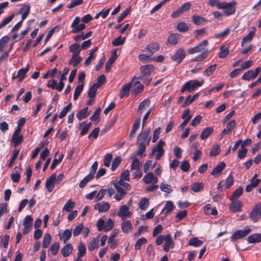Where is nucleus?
Listing matches in <instances>:
<instances>
[{
  "instance_id": "c03bdc74",
  "label": "nucleus",
  "mask_w": 261,
  "mask_h": 261,
  "mask_svg": "<svg viewBox=\"0 0 261 261\" xmlns=\"http://www.w3.org/2000/svg\"><path fill=\"white\" fill-rule=\"evenodd\" d=\"M51 240V236L49 233H45L43 236L42 247L44 248L48 247Z\"/></svg>"
},
{
  "instance_id": "412c9836",
  "label": "nucleus",
  "mask_w": 261,
  "mask_h": 261,
  "mask_svg": "<svg viewBox=\"0 0 261 261\" xmlns=\"http://www.w3.org/2000/svg\"><path fill=\"white\" fill-rule=\"evenodd\" d=\"M226 164L224 162H222L219 165L216 166L214 167L213 170L211 172V174L217 177L219 173L221 172L222 170L225 168Z\"/></svg>"
},
{
  "instance_id": "338daca9",
  "label": "nucleus",
  "mask_w": 261,
  "mask_h": 261,
  "mask_svg": "<svg viewBox=\"0 0 261 261\" xmlns=\"http://www.w3.org/2000/svg\"><path fill=\"white\" fill-rule=\"evenodd\" d=\"M59 249V244L56 242L51 246L49 251L53 255H56L58 253Z\"/></svg>"
},
{
  "instance_id": "5fc2aeb1",
  "label": "nucleus",
  "mask_w": 261,
  "mask_h": 261,
  "mask_svg": "<svg viewBox=\"0 0 261 261\" xmlns=\"http://www.w3.org/2000/svg\"><path fill=\"white\" fill-rule=\"evenodd\" d=\"M144 90V86L142 84H140L139 85L133 86V89L132 92L135 95H138L143 92Z\"/></svg>"
},
{
  "instance_id": "7c9ffc66",
  "label": "nucleus",
  "mask_w": 261,
  "mask_h": 261,
  "mask_svg": "<svg viewBox=\"0 0 261 261\" xmlns=\"http://www.w3.org/2000/svg\"><path fill=\"white\" fill-rule=\"evenodd\" d=\"M192 18L193 23L196 25H199L207 22L205 18L196 15H193Z\"/></svg>"
},
{
  "instance_id": "f257e3e1",
  "label": "nucleus",
  "mask_w": 261,
  "mask_h": 261,
  "mask_svg": "<svg viewBox=\"0 0 261 261\" xmlns=\"http://www.w3.org/2000/svg\"><path fill=\"white\" fill-rule=\"evenodd\" d=\"M150 132V128H147L140 133L137 137V145L138 149L137 154L140 156V157L145 156V154L143 155V153L145 151L146 145L149 144L151 139V137H149Z\"/></svg>"
},
{
  "instance_id": "c9c22d12",
  "label": "nucleus",
  "mask_w": 261,
  "mask_h": 261,
  "mask_svg": "<svg viewBox=\"0 0 261 261\" xmlns=\"http://www.w3.org/2000/svg\"><path fill=\"white\" fill-rule=\"evenodd\" d=\"M149 205V200L146 197L141 198L139 203V208L141 210H143V211H145L148 207Z\"/></svg>"
},
{
  "instance_id": "6ab92c4d",
  "label": "nucleus",
  "mask_w": 261,
  "mask_h": 261,
  "mask_svg": "<svg viewBox=\"0 0 261 261\" xmlns=\"http://www.w3.org/2000/svg\"><path fill=\"white\" fill-rule=\"evenodd\" d=\"M174 246L173 242L170 235L168 234L166 237L165 242L164 245L163 250L165 252H168L171 248Z\"/></svg>"
},
{
  "instance_id": "6e6d98bb",
  "label": "nucleus",
  "mask_w": 261,
  "mask_h": 261,
  "mask_svg": "<svg viewBox=\"0 0 261 261\" xmlns=\"http://www.w3.org/2000/svg\"><path fill=\"white\" fill-rule=\"evenodd\" d=\"M83 84L79 85L75 88L73 95V99L74 100H76L78 98L79 95L83 90Z\"/></svg>"
},
{
  "instance_id": "603ef678",
  "label": "nucleus",
  "mask_w": 261,
  "mask_h": 261,
  "mask_svg": "<svg viewBox=\"0 0 261 261\" xmlns=\"http://www.w3.org/2000/svg\"><path fill=\"white\" fill-rule=\"evenodd\" d=\"M86 246L83 245V244L81 242L78 247V253H77V257L78 258H81L86 254Z\"/></svg>"
},
{
  "instance_id": "58836bf2",
  "label": "nucleus",
  "mask_w": 261,
  "mask_h": 261,
  "mask_svg": "<svg viewBox=\"0 0 261 261\" xmlns=\"http://www.w3.org/2000/svg\"><path fill=\"white\" fill-rule=\"evenodd\" d=\"M94 178V176L91 175L90 174H88L87 176H86L80 182L79 187L81 188H84L86 184L92 180Z\"/></svg>"
},
{
  "instance_id": "7ed1b4c3",
  "label": "nucleus",
  "mask_w": 261,
  "mask_h": 261,
  "mask_svg": "<svg viewBox=\"0 0 261 261\" xmlns=\"http://www.w3.org/2000/svg\"><path fill=\"white\" fill-rule=\"evenodd\" d=\"M204 81L199 82L197 80H190L187 82L182 87L180 92L184 93L186 91L189 92H193L197 88L200 87L203 84Z\"/></svg>"
},
{
  "instance_id": "473e14b6",
  "label": "nucleus",
  "mask_w": 261,
  "mask_h": 261,
  "mask_svg": "<svg viewBox=\"0 0 261 261\" xmlns=\"http://www.w3.org/2000/svg\"><path fill=\"white\" fill-rule=\"evenodd\" d=\"M203 243V242L202 241L199 240L197 238L194 237L189 240L188 245L194 247H200Z\"/></svg>"
},
{
  "instance_id": "4468645a",
  "label": "nucleus",
  "mask_w": 261,
  "mask_h": 261,
  "mask_svg": "<svg viewBox=\"0 0 261 261\" xmlns=\"http://www.w3.org/2000/svg\"><path fill=\"white\" fill-rule=\"evenodd\" d=\"M94 208L98 210L99 212L105 213L107 212L110 208V205L107 202L101 203H97L94 205Z\"/></svg>"
},
{
  "instance_id": "79ce46f5",
  "label": "nucleus",
  "mask_w": 261,
  "mask_h": 261,
  "mask_svg": "<svg viewBox=\"0 0 261 261\" xmlns=\"http://www.w3.org/2000/svg\"><path fill=\"white\" fill-rule=\"evenodd\" d=\"M220 146L218 144L214 145L210 152L209 156L211 157L215 156L220 152Z\"/></svg>"
},
{
  "instance_id": "4d7b16f0",
  "label": "nucleus",
  "mask_w": 261,
  "mask_h": 261,
  "mask_svg": "<svg viewBox=\"0 0 261 261\" xmlns=\"http://www.w3.org/2000/svg\"><path fill=\"white\" fill-rule=\"evenodd\" d=\"M167 41L171 44L176 45L178 42V35L175 34H171L169 36Z\"/></svg>"
},
{
  "instance_id": "9b49d317",
  "label": "nucleus",
  "mask_w": 261,
  "mask_h": 261,
  "mask_svg": "<svg viewBox=\"0 0 261 261\" xmlns=\"http://www.w3.org/2000/svg\"><path fill=\"white\" fill-rule=\"evenodd\" d=\"M131 213L129 211L128 207L125 205H121L119 208V211L117 213V216L121 217L122 220H124L126 217H130Z\"/></svg>"
},
{
  "instance_id": "9d476101",
  "label": "nucleus",
  "mask_w": 261,
  "mask_h": 261,
  "mask_svg": "<svg viewBox=\"0 0 261 261\" xmlns=\"http://www.w3.org/2000/svg\"><path fill=\"white\" fill-rule=\"evenodd\" d=\"M56 179V175L55 173L53 174L48 178L46 179L45 187L49 192L53 191Z\"/></svg>"
},
{
  "instance_id": "ddd939ff",
  "label": "nucleus",
  "mask_w": 261,
  "mask_h": 261,
  "mask_svg": "<svg viewBox=\"0 0 261 261\" xmlns=\"http://www.w3.org/2000/svg\"><path fill=\"white\" fill-rule=\"evenodd\" d=\"M231 201V202L229 207L230 210L232 212H239L243 206L242 202L240 200L236 199Z\"/></svg>"
},
{
  "instance_id": "13d9d810",
  "label": "nucleus",
  "mask_w": 261,
  "mask_h": 261,
  "mask_svg": "<svg viewBox=\"0 0 261 261\" xmlns=\"http://www.w3.org/2000/svg\"><path fill=\"white\" fill-rule=\"evenodd\" d=\"M80 47V46L79 44L74 43L70 46L69 49L70 52L73 53V54L79 55L81 52Z\"/></svg>"
},
{
  "instance_id": "4c0bfd02",
  "label": "nucleus",
  "mask_w": 261,
  "mask_h": 261,
  "mask_svg": "<svg viewBox=\"0 0 261 261\" xmlns=\"http://www.w3.org/2000/svg\"><path fill=\"white\" fill-rule=\"evenodd\" d=\"M135 80H142L144 84H146V85H148L150 84L151 78L150 76H140L139 77H137L136 76H134L133 78V81H134Z\"/></svg>"
},
{
  "instance_id": "a211bd4d",
  "label": "nucleus",
  "mask_w": 261,
  "mask_h": 261,
  "mask_svg": "<svg viewBox=\"0 0 261 261\" xmlns=\"http://www.w3.org/2000/svg\"><path fill=\"white\" fill-rule=\"evenodd\" d=\"M30 8L31 6L30 4H28L23 5V6L19 9V13L22 14V20H24L28 16L30 12Z\"/></svg>"
},
{
  "instance_id": "f704fd0d",
  "label": "nucleus",
  "mask_w": 261,
  "mask_h": 261,
  "mask_svg": "<svg viewBox=\"0 0 261 261\" xmlns=\"http://www.w3.org/2000/svg\"><path fill=\"white\" fill-rule=\"evenodd\" d=\"M98 246L99 242L98 239L94 238L90 242L89 244L88 245V248L90 251H92L97 248Z\"/></svg>"
},
{
  "instance_id": "4be33fe9",
  "label": "nucleus",
  "mask_w": 261,
  "mask_h": 261,
  "mask_svg": "<svg viewBox=\"0 0 261 261\" xmlns=\"http://www.w3.org/2000/svg\"><path fill=\"white\" fill-rule=\"evenodd\" d=\"M73 247L71 244H67L61 249V254L64 257L69 256L72 252Z\"/></svg>"
},
{
  "instance_id": "2f4dec72",
  "label": "nucleus",
  "mask_w": 261,
  "mask_h": 261,
  "mask_svg": "<svg viewBox=\"0 0 261 261\" xmlns=\"http://www.w3.org/2000/svg\"><path fill=\"white\" fill-rule=\"evenodd\" d=\"M204 185L202 182H194L191 186V190L194 192H199L203 189Z\"/></svg>"
},
{
  "instance_id": "a19ab883",
  "label": "nucleus",
  "mask_w": 261,
  "mask_h": 261,
  "mask_svg": "<svg viewBox=\"0 0 261 261\" xmlns=\"http://www.w3.org/2000/svg\"><path fill=\"white\" fill-rule=\"evenodd\" d=\"M98 88V86L96 84H93L89 90L88 93V97L90 98H94L95 97Z\"/></svg>"
},
{
  "instance_id": "bb28decb",
  "label": "nucleus",
  "mask_w": 261,
  "mask_h": 261,
  "mask_svg": "<svg viewBox=\"0 0 261 261\" xmlns=\"http://www.w3.org/2000/svg\"><path fill=\"white\" fill-rule=\"evenodd\" d=\"M214 132V128L212 127H207L204 129L201 133L200 138L201 140L206 139L209 136Z\"/></svg>"
},
{
  "instance_id": "c756f323",
  "label": "nucleus",
  "mask_w": 261,
  "mask_h": 261,
  "mask_svg": "<svg viewBox=\"0 0 261 261\" xmlns=\"http://www.w3.org/2000/svg\"><path fill=\"white\" fill-rule=\"evenodd\" d=\"M260 182V180L258 178L256 179L255 181H253V179H251L250 183L246 186L245 191L247 192H250L253 188L257 187Z\"/></svg>"
},
{
  "instance_id": "37998d69",
  "label": "nucleus",
  "mask_w": 261,
  "mask_h": 261,
  "mask_svg": "<svg viewBox=\"0 0 261 261\" xmlns=\"http://www.w3.org/2000/svg\"><path fill=\"white\" fill-rule=\"evenodd\" d=\"M229 50L228 48H225L224 45L220 47V52L219 53V58L220 59L225 58L229 54Z\"/></svg>"
},
{
  "instance_id": "2eb2a0df",
  "label": "nucleus",
  "mask_w": 261,
  "mask_h": 261,
  "mask_svg": "<svg viewBox=\"0 0 261 261\" xmlns=\"http://www.w3.org/2000/svg\"><path fill=\"white\" fill-rule=\"evenodd\" d=\"M29 65L28 64L27 67L25 68H22L20 69L17 73V75L16 76H14L13 78H18L19 79V82H21L24 77L26 76V74L28 72V71L29 70Z\"/></svg>"
},
{
  "instance_id": "e433bc0d",
  "label": "nucleus",
  "mask_w": 261,
  "mask_h": 261,
  "mask_svg": "<svg viewBox=\"0 0 261 261\" xmlns=\"http://www.w3.org/2000/svg\"><path fill=\"white\" fill-rule=\"evenodd\" d=\"M133 228L132 224L129 221H126L121 224V228L125 233H128Z\"/></svg>"
},
{
  "instance_id": "49530a36",
  "label": "nucleus",
  "mask_w": 261,
  "mask_h": 261,
  "mask_svg": "<svg viewBox=\"0 0 261 261\" xmlns=\"http://www.w3.org/2000/svg\"><path fill=\"white\" fill-rule=\"evenodd\" d=\"M243 193V188L242 187H239L233 193L231 198V200L237 199L239 198Z\"/></svg>"
},
{
  "instance_id": "bf43d9fd",
  "label": "nucleus",
  "mask_w": 261,
  "mask_h": 261,
  "mask_svg": "<svg viewBox=\"0 0 261 261\" xmlns=\"http://www.w3.org/2000/svg\"><path fill=\"white\" fill-rule=\"evenodd\" d=\"M124 180L122 179H116V182H113V183H117L118 185L121 186V187H123L126 190L128 191L130 190L131 189V186L127 182H125L124 181Z\"/></svg>"
},
{
  "instance_id": "f8f14e48",
  "label": "nucleus",
  "mask_w": 261,
  "mask_h": 261,
  "mask_svg": "<svg viewBox=\"0 0 261 261\" xmlns=\"http://www.w3.org/2000/svg\"><path fill=\"white\" fill-rule=\"evenodd\" d=\"M143 180L146 184H149L151 182L153 184H155L158 182V178L154 175L153 173L149 172L143 177Z\"/></svg>"
},
{
  "instance_id": "8fccbe9b",
  "label": "nucleus",
  "mask_w": 261,
  "mask_h": 261,
  "mask_svg": "<svg viewBox=\"0 0 261 261\" xmlns=\"http://www.w3.org/2000/svg\"><path fill=\"white\" fill-rule=\"evenodd\" d=\"M250 218L253 220L254 222H257L259 219V214L258 213V211L256 209V205L254 208L251 211L250 213Z\"/></svg>"
},
{
  "instance_id": "a18cd8bd",
  "label": "nucleus",
  "mask_w": 261,
  "mask_h": 261,
  "mask_svg": "<svg viewBox=\"0 0 261 261\" xmlns=\"http://www.w3.org/2000/svg\"><path fill=\"white\" fill-rule=\"evenodd\" d=\"M116 59V57L112 56L108 60L105 66V70L107 73H108L110 71L112 65Z\"/></svg>"
},
{
  "instance_id": "0e129e2a",
  "label": "nucleus",
  "mask_w": 261,
  "mask_h": 261,
  "mask_svg": "<svg viewBox=\"0 0 261 261\" xmlns=\"http://www.w3.org/2000/svg\"><path fill=\"white\" fill-rule=\"evenodd\" d=\"M147 242V240L144 237H142L138 239L136 242L135 248L136 250H139L142 245L145 244Z\"/></svg>"
},
{
  "instance_id": "72a5a7b5",
  "label": "nucleus",
  "mask_w": 261,
  "mask_h": 261,
  "mask_svg": "<svg viewBox=\"0 0 261 261\" xmlns=\"http://www.w3.org/2000/svg\"><path fill=\"white\" fill-rule=\"evenodd\" d=\"M75 202L72 201L71 199H69L66 202L63 207V211L70 212L74 207Z\"/></svg>"
},
{
  "instance_id": "6e6552de",
  "label": "nucleus",
  "mask_w": 261,
  "mask_h": 261,
  "mask_svg": "<svg viewBox=\"0 0 261 261\" xmlns=\"http://www.w3.org/2000/svg\"><path fill=\"white\" fill-rule=\"evenodd\" d=\"M20 130L15 129L12 135V142L13 143L14 147L20 145L23 141V136L20 134Z\"/></svg>"
},
{
  "instance_id": "774afa93",
  "label": "nucleus",
  "mask_w": 261,
  "mask_h": 261,
  "mask_svg": "<svg viewBox=\"0 0 261 261\" xmlns=\"http://www.w3.org/2000/svg\"><path fill=\"white\" fill-rule=\"evenodd\" d=\"M160 189L162 191L166 192L168 194L170 193L171 192H172L171 186L167 184H164V182H162L161 184Z\"/></svg>"
},
{
  "instance_id": "f03ea898",
  "label": "nucleus",
  "mask_w": 261,
  "mask_h": 261,
  "mask_svg": "<svg viewBox=\"0 0 261 261\" xmlns=\"http://www.w3.org/2000/svg\"><path fill=\"white\" fill-rule=\"evenodd\" d=\"M237 3L234 1L230 3L222 2L219 4L218 9H223V13L226 16H229L234 13L236 11V5Z\"/></svg>"
},
{
  "instance_id": "0eeeda50",
  "label": "nucleus",
  "mask_w": 261,
  "mask_h": 261,
  "mask_svg": "<svg viewBox=\"0 0 261 261\" xmlns=\"http://www.w3.org/2000/svg\"><path fill=\"white\" fill-rule=\"evenodd\" d=\"M208 45V41L206 40H204L202 42L199 43L197 46L188 49V53L189 54H193L197 53L201 51H204V47Z\"/></svg>"
},
{
  "instance_id": "e2e57ef3",
  "label": "nucleus",
  "mask_w": 261,
  "mask_h": 261,
  "mask_svg": "<svg viewBox=\"0 0 261 261\" xmlns=\"http://www.w3.org/2000/svg\"><path fill=\"white\" fill-rule=\"evenodd\" d=\"M72 235V229H66L63 234V239L64 243H66L70 239Z\"/></svg>"
},
{
  "instance_id": "c85d7f7f",
  "label": "nucleus",
  "mask_w": 261,
  "mask_h": 261,
  "mask_svg": "<svg viewBox=\"0 0 261 261\" xmlns=\"http://www.w3.org/2000/svg\"><path fill=\"white\" fill-rule=\"evenodd\" d=\"M130 159H133V162L131 164V170H140L141 168L140 163L139 160L136 158L135 154H133Z\"/></svg>"
},
{
  "instance_id": "052dcab7",
  "label": "nucleus",
  "mask_w": 261,
  "mask_h": 261,
  "mask_svg": "<svg viewBox=\"0 0 261 261\" xmlns=\"http://www.w3.org/2000/svg\"><path fill=\"white\" fill-rule=\"evenodd\" d=\"M234 182L233 177L232 174H230L227 177L225 183V188L229 189Z\"/></svg>"
},
{
  "instance_id": "423d86ee",
  "label": "nucleus",
  "mask_w": 261,
  "mask_h": 261,
  "mask_svg": "<svg viewBox=\"0 0 261 261\" xmlns=\"http://www.w3.org/2000/svg\"><path fill=\"white\" fill-rule=\"evenodd\" d=\"M165 145V142L163 141L162 140H160L158 143L156 145V146L153 148L155 149V151L157 152L155 159L156 160H159L162 156V155L164 153V150L163 149V146Z\"/></svg>"
},
{
  "instance_id": "b1692460",
  "label": "nucleus",
  "mask_w": 261,
  "mask_h": 261,
  "mask_svg": "<svg viewBox=\"0 0 261 261\" xmlns=\"http://www.w3.org/2000/svg\"><path fill=\"white\" fill-rule=\"evenodd\" d=\"M82 60V58L77 54H73L71 58L70 59L69 64L72 65L73 67H76L80 64Z\"/></svg>"
},
{
  "instance_id": "09e8293b",
  "label": "nucleus",
  "mask_w": 261,
  "mask_h": 261,
  "mask_svg": "<svg viewBox=\"0 0 261 261\" xmlns=\"http://www.w3.org/2000/svg\"><path fill=\"white\" fill-rule=\"evenodd\" d=\"M121 162V158L119 156L115 157L112 164L111 170L114 171L116 168L119 166Z\"/></svg>"
},
{
  "instance_id": "69168bd1",
  "label": "nucleus",
  "mask_w": 261,
  "mask_h": 261,
  "mask_svg": "<svg viewBox=\"0 0 261 261\" xmlns=\"http://www.w3.org/2000/svg\"><path fill=\"white\" fill-rule=\"evenodd\" d=\"M125 38L119 36L112 41V45L114 46H119L123 44L125 42Z\"/></svg>"
},
{
  "instance_id": "de8ad7c7",
  "label": "nucleus",
  "mask_w": 261,
  "mask_h": 261,
  "mask_svg": "<svg viewBox=\"0 0 261 261\" xmlns=\"http://www.w3.org/2000/svg\"><path fill=\"white\" fill-rule=\"evenodd\" d=\"M72 108V103H69L64 109L62 110L59 115V117L61 119L64 117L67 113L71 110Z\"/></svg>"
},
{
  "instance_id": "dca6fc26",
  "label": "nucleus",
  "mask_w": 261,
  "mask_h": 261,
  "mask_svg": "<svg viewBox=\"0 0 261 261\" xmlns=\"http://www.w3.org/2000/svg\"><path fill=\"white\" fill-rule=\"evenodd\" d=\"M159 49L160 45L159 43L156 42L150 43L146 47V49L148 51L150 55H152L153 53L158 51Z\"/></svg>"
},
{
  "instance_id": "393cba45",
  "label": "nucleus",
  "mask_w": 261,
  "mask_h": 261,
  "mask_svg": "<svg viewBox=\"0 0 261 261\" xmlns=\"http://www.w3.org/2000/svg\"><path fill=\"white\" fill-rule=\"evenodd\" d=\"M88 111V107H86L81 110H80L76 114V117L79 120H82V119L87 118L89 115V112Z\"/></svg>"
},
{
  "instance_id": "f3484780",
  "label": "nucleus",
  "mask_w": 261,
  "mask_h": 261,
  "mask_svg": "<svg viewBox=\"0 0 261 261\" xmlns=\"http://www.w3.org/2000/svg\"><path fill=\"white\" fill-rule=\"evenodd\" d=\"M251 29L252 30L249 32V33L247 35V36L243 38L241 43L242 46H243L244 44L247 42H250L252 41L255 35L256 29L255 27H252Z\"/></svg>"
},
{
  "instance_id": "20e7f679",
  "label": "nucleus",
  "mask_w": 261,
  "mask_h": 261,
  "mask_svg": "<svg viewBox=\"0 0 261 261\" xmlns=\"http://www.w3.org/2000/svg\"><path fill=\"white\" fill-rule=\"evenodd\" d=\"M251 231V228L248 226H246L243 229L236 230L230 237V240L232 242H235L237 240L242 239L247 236Z\"/></svg>"
},
{
  "instance_id": "aec40b11",
  "label": "nucleus",
  "mask_w": 261,
  "mask_h": 261,
  "mask_svg": "<svg viewBox=\"0 0 261 261\" xmlns=\"http://www.w3.org/2000/svg\"><path fill=\"white\" fill-rule=\"evenodd\" d=\"M153 69V66L151 65H145L142 66L140 68L141 75L140 76H150L151 71Z\"/></svg>"
},
{
  "instance_id": "a878e982",
  "label": "nucleus",
  "mask_w": 261,
  "mask_h": 261,
  "mask_svg": "<svg viewBox=\"0 0 261 261\" xmlns=\"http://www.w3.org/2000/svg\"><path fill=\"white\" fill-rule=\"evenodd\" d=\"M150 101L149 99L146 98L143 100L142 101H141L138 107V112L141 115L142 113L143 112L144 109L146 108V107H148L150 105Z\"/></svg>"
},
{
  "instance_id": "cd10ccee",
  "label": "nucleus",
  "mask_w": 261,
  "mask_h": 261,
  "mask_svg": "<svg viewBox=\"0 0 261 261\" xmlns=\"http://www.w3.org/2000/svg\"><path fill=\"white\" fill-rule=\"evenodd\" d=\"M174 205L172 201L169 200L166 201L165 205L162 211V212H163L165 211V214L167 215L170 212H171L174 208Z\"/></svg>"
},
{
  "instance_id": "1a4fd4ad",
  "label": "nucleus",
  "mask_w": 261,
  "mask_h": 261,
  "mask_svg": "<svg viewBox=\"0 0 261 261\" xmlns=\"http://www.w3.org/2000/svg\"><path fill=\"white\" fill-rule=\"evenodd\" d=\"M132 82H129L127 84L123 85L122 87L119 96L120 98H123L124 97H128L129 94V91L132 87Z\"/></svg>"
},
{
  "instance_id": "680f3d73",
  "label": "nucleus",
  "mask_w": 261,
  "mask_h": 261,
  "mask_svg": "<svg viewBox=\"0 0 261 261\" xmlns=\"http://www.w3.org/2000/svg\"><path fill=\"white\" fill-rule=\"evenodd\" d=\"M19 152V150L15 149L12 151V156L11 157V159L10 161V162L9 163L8 165V167L9 168L12 167L13 163L15 161L16 159L17 158L18 154Z\"/></svg>"
},
{
  "instance_id": "ea45409f",
  "label": "nucleus",
  "mask_w": 261,
  "mask_h": 261,
  "mask_svg": "<svg viewBox=\"0 0 261 261\" xmlns=\"http://www.w3.org/2000/svg\"><path fill=\"white\" fill-rule=\"evenodd\" d=\"M256 77V76L254 75L253 70H249L243 74L242 79L243 80L250 81L251 79H255Z\"/></svg>"
},
{
  "instance_id": "864d4df0",
  "label": "nucleus",
  "mask_w": 261,
  "mask_h": 261,
  "mask_svg": "<svg viewBox=\"0 0 261 261\" xmlns=\"http://www.w3.org/2000/svg\"><path fill=\"white\" fill-rule=\"evenodd\" d=\"M14 17V14H12L8 17L4 18L2 22H0V29L5 27L10 23Z\"/></svg>"
},
{
  "instance_id": "5701e85b",
  "label": "nucleus",
  "mask_w": 261,
  "mask_h": 261,
  "mask_svg": "<svg viewBox=\"0 0 261 261\" xmlns=\"http://www.w3.org/2000/svg\"><path fill=\"white\" fill-rule=\"evenodd\" d=\"M247 240L249 243H259L261 242V234H252L248 237Z\"/></svg>"
},
{
  "instance_id": "3c124183",
  "label": "nucleus",
  "mask_w": 261,
  "mask_h": 261,
  "mask_svg": "<svg viewBox=\"0 0 261 261\" xmlns=\"http://www.w3.org/2000/svg\"><path fill=\"white\" fill-rule=\"evenodd\" d=\"M216 67L217 64H216L210 66L204 70L203 73V75L206 76H210L214 72V71L216 70Z\"/></svg>"
},
{
  "instance_id": "39448f33",
  "label": "nucleus",
  "mask_w": 261,
  "mask_h": 261,
  "mask_svg": "<svg viewBox=\"0 0 261 261\" xmlns=\"http://www.w3.org/2000/svg\"><path fill=\"white\" fill-rule=\"evenodd\" d=\"M186 56V50L183 48H179L175 54L171 57V59L177 64H179L185 58Z\"/></svg>"
}]
</instances>
